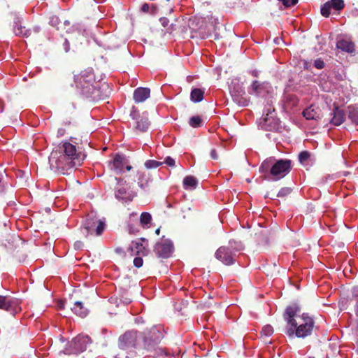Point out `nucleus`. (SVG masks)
I'll list each match as a JSON object with an SVG mask.
<instances>
[{
	"instance_id": "nucleus-16",
	"label": "nucleus",
	"mask_w": 358,
	"mask_h": 358,
	"mask_svg": "<svg viewBox=\"0 0 358 358\" xmlns=\"http://www.w3.org/2000/svg\"><path fill=\"white\" fill-rule=\"evenodd\" d=\"M13 31L15 36L20 37H29L31 35V30L27 28L19 17L14 18Z\"/></svg>"
},
{
	"instance_id": "nucleus-61",
	"label": "nucleus",
	"mask_w": 358,
	"mask_h": 358,
	"mask_svg": "<svg viewBox=\"0 0 358 358\" xmlns=\"http://www.w3.org/2000/svg\"><path fill=\"white\" fill-rule=\"evenodd\" d=\"M94 1H95L96 2H97V3H99V2L103 1V0H94Z\"/></svg>"
},
{
	"instance_id": "nucleus-27",
	"label": "nucleus",
	"mask_w": 358,
	"mask_h": 358,
	"mask_svg": "<svg viewBox=\"0 0 358 358\" xmlns=\"http://www.w3.org/2000/svg\"><path fill=\"white\" fill-rule=\"evenodd\" d=\"M64 155L66 157L65 161L66 162L67 171L80 166L83 161V157H71V156H67L66 154H64Z\"/></svg>"
},
{
	"instance_id": "nucleus-59",
	"label": "nucleus",
	"mask_w": 358,
	"mask_h": 358,
	"mask_svg": "<svg viewBox=\"0 0 358 358\" xmlns=\"http://www.w3.org/2000/svg\"><path fill=\"white\" fill-rule=\"evenodd\" d=\"M138 185H139L141 188H143V185L142 183H141L140 182H138Z\"/></svg>"
},
{
	"instance_id": "nucleus-52",
	"label": "nucleus",
	"mask_w": 358,
	"mask_h": 358,
	"mask_svg": "<svg viewBox=\"0 0 358 358\" xmlns=\"http://www.w3.org/2000/svg\"><path fill=\"white\" fill-rule=\"evenodd\" d=\"M252 76L257 78L259 76V71L257 70H252L250 71Z\"/></svg>"
},
{
	"instance_id": "nucleus-40",
	"label": "nucleus",
	"mask_w": 358,
	"mask_h": 358,
	"mask_svg": "<svg viewBox=\"0 0 358 358\" xmlns=\"http://www.w3.org/2000/svg\"><path fill=\"white\" fill-rule=\"evenodd\" d=\"M331 8H330V6H329V2H326L324 4H323L321 7V14L322 15H323L324 17H329V15H330V10H331Z\"/></svg>"
},
{
	"instance_id": "nucleus-7",
	"label": "nucleus",
	"mask_w": 358,
	"mask_h": 358,
	"mask_svg": "<svg viewBox=\"0 0 358 358\" xmlns=\"http://www.w3.org/2000/svg\"><path fill=\"white\" fill-rule=\"evenodd\" d=\"M173 244L169 239L162 238L157 242L154 247V252L156 256L162 259L170 257L173 252Z\"/></svg>"
},
{
	"instance_id": "nucleus-28",
	"label": "nucleus",
	"mask_w": 358,
	"mask_h": 358,
	"mask_svg": "<svg viewBox=\"0 0 358 358\" xmlns=\"http://www.w3.org/2000/svg\"><path fill=\"white\" fill-rule=\"evenodd\" d=\"M204 91L200 88H194L190 94L191 101L193 102H200L203 99Z\"/></svg>"
},
{
	"instance_id": "nucleus-51",
	"label": "nucleus",
	"mask_w": 358,
	"mask_h": 358,
	"mask_svg": "<svg viewBox=\"0 0 358 358\" xmlns=\"http://www.w3.org/2000/svg\"><path fill=\"white\" fill-rule=\"evenodd\" d=\"M84 244L81 241H77L74 243V248L76 250H80L83 248Z\"/></svg>"
},
{
	"instance_id": "nucleus-49",
	"label": "nucleus",
	"mask_w": 358,
	"mask_h": 358,
	"mask_svg": "<svg viewBox=\"0 0 358 358\" xmlns=\"http://www.w3.org/2000/svg\"><path fill=\"white\" fill-rule=\"evenodd\" d=\"M210 156L211 157L212 159L213 160H217L218 158H219V155H218V153H217V151L215 148H212L210 152Z\"/></svg>"
},
{
	"instance_id": "nucleus-42",
	"label": "nucleus",
	"mask_w": 358,
	"mask_h": 358,
	"mask_svg": "<svg viewBox=\"0 0 358 358\" xmlns=\"http://www.w3.org/2000/svg\"><path fill=\"white\" fill-rule=\"evenodd\" d=\"M292 189L290 187H282L278 192L277 196L278 197H285L291 194Z\"/></svg>"
},
{
	"instance_id": "nucleus-31",
	"label": "nucleus",
	"mask_w": 358,
	"mask_h": 358,
	"mask_svg": "<svg viewBox=\"0 0 358 358\" xmlns=\"http://www.w3.org/2000/svg\"><path fill=\"white\" fill-rule=\"evenodd\" d=\"M158 10L159 9L156 6L152 4L151 6H150V5L147 3H143L141 8V10L143 13H149L152 15H157L158 13Z\"/></svg>"
},
{
	"instance_id": "nucleus-45",
	"label": "nucleus",
	"mask_w": 358,
	"mask_h": 358,
	"mask_svg": "<svg viewBox=\"0 0 358 358\" xmlns=\"http://www.w3.org/2000/svg\"><path fill=\"white\" fill-rule=\"evenodd\" d=\"M285 7H291L296 5L299 0H279Z\"/></svg>"
},
{
	"instance_id": "nucleus-48",
	"label": "nucleus",
	"mask_w": 358,
	"mask_h": 358,
	"mask_svg": "<svg viewBox=\"0 0 358 358\" xmlns=\"http://www.w3.org/2000/svg\"><path fill=\"white\" fill-rule=\"evenodd\" d=\"M143 259L140 257H135L134 259V265L136 268L141 267L143 266Z\"/></svg>"
},
{
	"instance_id": "nucleus-32",
	"label": "nucleus",
	"mask_w": 358,
	"mask_h": 358,
	"mask_svg": "<svg viewBox=\"0 0 358 358\" xmlns=\"http://www.w3.org/2000/svg\"><path fill=\"white\" fill-rule=\"evenodd\" d=\"M197 185L196 179L191 176H186L183 180V186L185 189H188L189 187L195 188Z\"/></svg>"
},
{
	"instance_id": "nucleus-2",
	"label": "nucleus",
	"mask_w": 358,
	"mask_h": 358,
	"mask_svg": "<svg viewBox=\"0 0 358 358\" xmlns=\"http://www.w3.org/2000/svg\"><path fill=\"white\" fill-rule=\"evenodd\" d=\"M290 159H276L275 157L266 159L259 168L263 174H269L273 180H278L286 176L292 170Z\"/></svg>"
},
{
	"instance_id": "nucleus-46",
	"label": "nucleus",
	"mask_w": 358,
	"mask_h": 358,
	"mask_svg": "<svg viewBox=\"0 0 358 358\" xmlns=\"http://www.w3.org/2000/svg\"><path fill=\"white\" fill-rule=\"evenodd\" d=\"M324 66L325 64L324 61L320 58L315 59L314 62V66L317 69H322L324 67Z\"/></svg>"
},
{
	"instance_id": "nucleus-63",
	"label": "nucleus",
	"mask_w": 358,
	"mask_h": 358,
	"mask_svg": "<svg viewBox=\"0 0 358 358\" xmlns=\"http://www.w3.org/2000/svg\"><path fill=\"white\" fill-rule=\"evenodd\" d=\"M267 197H268V194L265 195V198H267Z\"/></svg>"
},
{
	"instance_id": "nucleus-53",
	"label": "nucleus",
	"mask_w": 358,
	"mask_h": 358,
	"mask_svg": "<svg viewBox=\"0 0 358 358\" xmlns=\"http://www.w3.org/2000/svg\"><path fill=\"white\" fill-rule=\"evenodd\" d=\"M59 308H61V309L64 308V302L60 301V302H59Z\"/></svg>"
},
{
	"instance_id": "nucleus-30",
	"label": "nucleus",
	"mask_w": 358,
	"mask_h": 358,
	"mask_svg": "<svg viewBox=\"0 0 358 358\" xmlns=\"http://www.w3.org/2000/svg\"><path fill=\"white\" fill-rule=\"evenodd\" d=\"M205 20L208 22L206 27L208 30H215L216 26L219 24L218 19L213 16L212 14L207 15Z\"/></svg>"
},
{
	"instance_id": "nucleus-3",
	"label": "nucleus",
	"mask_w": 358,
	"mask_h": 358,
	"mask_svg": "<svg viewBox=\"0 0 358 358\" xmlns=\"http://www.w3.org/2000/svg\"><path fill=\"white\" fill-rule=\"evenodd\" d=\"M143 348L157 345L164 338V330L161 325L146 327L142 332Z\"/></svg>"
},
{
	"instance_id": "nucleus-62",
	"label": "nucleus",
	"mask_w": 358,
	"mask_h": 358,
	"mask_svg": "<svg viewBox=\"0 0 358 358\" xmlns=\"http://www.w3.org/2000/svg\"><path fill=\"white\" fill-rule=\"evenodd\" d=\"M138 320H139V319H136V322L137 323H138Z\"/></svg>"
},
{
	"instance_id": "nucleus-33",
	"label": "nucleus",
	"mask_w": 358,
	"mask_h": 358,
	"mask_svg": "<svg viewBox=\"0 0 358 358\" xmlns=\"http://www.w3.org/2000/svg\"><path fill=\"white\" fill-rule=\"evenodd\" d=\"M331 9L335 10H341L344 8L345 3L343 0H330L328 1Z\"/></svg>"
},
{
	"instance_id": "nucleus-29",
	"label": "nucleus",
	"mask_w": 358,
	"mask_h": 358,
	"mask_svg": "<svg viewBox=\"0 0 358 358\" xmlns=\"http://www.w3.org/2000/svg\"><path fill=\"white\" fill-rule=\"evenodd\" d=\"M348 118L353 124H358V107L349 106L348 107Z\"/></svg>"
},
{
	"instance_id": "nucleus-22",
	"label": "nucleus",
	"mask_w": 358,
	"mask_h": 358,
	"mask_svg": "<svg viewBox=\"0 0 358 358\" xmlns=\"http://www.w3.org/2000/svg\"><path fill=\"white\" fill-rule=\"evenodd\" d=\"M303 115L306 120H318L322 117V113L318 108H313V106L306 108L303 111Z\"/></svg>"
},
{
	"instance_id": "nucleus-13",
	"label": "nucleus",
	"mask_w": 358,
	"mask_h": 358,
	"mask_svg": "<svg viewBox=\"0 0 358 358\" xmlns=\"http://www.w3.org/2000/svg\"><path fill=\"white\" fill-rule=\"evenodd\" d=\"M234 257L235 253L231 251V248L227 246H221L215 252V257L227 266L234 263Z\"/></svg>"
},
{
	"instance_id": "nucleus-5",
	"label": "nucleus",
	"mask_w": 358,
	"mask_h": 358,
	"mask_svg": "<svg viewBox=\"0 0 358 358\" xmlns=\"http://www.w3.org/2000/svg\"><path fill=\"white\" fill-rule=\"evenodd\" d=\"M296 323L297 326L294 329V335L297 338H301L311 335L315 327V322L313 317H310L307 313H303L301 316L298 317Z\"/></svg>"
},
{
	"instance_id": "nucleus-21",
	"label": "nucleus",
	"mask_w": 358,
	"mask_h": 358,
	"mask_svg": "<svg viewBox=\"0 0 358 358\" xmlns=\"http://www.w3.org/2000/svg\"><path fill=\"white\" fill-rule=\"evenodd\" d=\"M150 88L140 87L134 90L133 98L136 103H139L145 101L147 99L150 97Z\"/></svg>"
},
{
	"instance_id": "nucleus-23",
	"label": "nucleus",
	"mask_w": 358,
	"mask_h": 358,
	"mask_svg": "<svg viewBox=\"0 0 358 358\" xmlns=\"http://www.w3.org/2000/svg\"><path fill=\"white\" fill-rule=\"evenodd\" d=\"M336 48L342 51L352 53L355 51V44L348 39H340L336 43Z\"/></svg>"
},
{
	"instance_id": "nucleus-11",
	"label": "nucleus",
	"mask_w": 358,
	"mask_h": 358,
	"mask_svg": "<svg viewBox=\"0 0 358 358\" xmlns=\"http://www.w3.org/2000/svg\"><path fill=\"white\" fill-rule=\"evenodd\" d=\"M84 226L88 234L95 233L96 235L99 236L104 231L106 224L101 220L89 217L86 219Z\"/></svg>"
},
{
	"instance_id": "nucleus-25",
	"label": "nucleus",
	"mask_w": 358,
	"mask_h": 358,
	"mask_svg": "<svg viewBox=\"0 0 358 358\" xmlns=\"http://www.w3.org/2000/svg\"><path fill=\"white\" fill-rule=\"evenodd\" d=\"M143 242H148L145 238H142L138 241H132L130 249L132 252H135L136 255H145V246Z\"/></svg>"
},
{
	"instance_id": "nucleus-56",
	"label": "nucleus",
	"mask_w": 358,
	"mask_h": 358,
	"mask_svg": "<svg viewBox=\"0 0 358 358\" xmlns=\"http://www.w3.org/2000/svg\"><path fill=\"white\" fill-rule=\"evenodd\" d=\"M64 132V129H61L58 130V134H59L61 135H63Z\"/></svg>"
},
{
	"instance_id": "nucleus-54",
	"label": "nucleus",
	"mask_w": 358,
	"mask_h": 358,
	"mask_svg": "<svg viewBox=\"0 0 358 358\" xmlns=\"http://www.w3.org/2000/svg\"><path fill=\"white\" fill-rule=\"evenodd\" d=\"M131 299H127V298H126V299H125V301H124V303H127V304H128V303H131Z\"/></svg>"
},
{
	"instance_id": "nucleus-14",
	"label": "nucleus",
	"mask_w": 358,
	"mask_h": 358,
	"mask_svg": "<svg viewBox=\"0 0 358 358\" xmlns=\"http://www.w3.org/2000/svg\"><path fill=\"white\" fill-rule=\"evenodd\" d=\"M130 116L136 120V129L139 131L145 132L150 127V122L147 116H140L138 110L133 107L130 113Z\"/></svg>"
},
{
	"instance_id": "nucleus-50",
	"label": "nucleus",
	"mask_w": 358,
	"mask_h": 358,
	"mask_svg": "<svg viewBox=\"0 0 358 358\" xmlns=\"http://www.w3.org/2000/svg\"><path fill=\"white\" fill-rule=\"evenodd\" d=\"M164 163H166L169 166L173 167L175 166V160L171 157H166Z\"/></svg>"
},
{
	"instance_id": "nucleus-10",
	"label": "nucleus",
	"mask_w": 358,
	"mask_h": 358,
	"mask_svg": "<svg viewBox=\"0 0 358 358\" xmlns=\"http://www.w3.org/2000/svg\"><path fill=\"white\" fill-rule=\"evenodd\" d=\"M115 180L116 181V186L115 187V198L125 201H132L134 195L127 190L125 187L126 181L117 178H115Z\"/></svg>"
},
{
	"instance_id": "nucleus-60",
	"label": "nucleus",
	"mask_w": 358,
	"mask_h": 358,
	"mask_svg": "<svg viewBox=\"0 0 358 358\" xmlns=\"http://www.w3.org/2000/svg\"><path fill=\"white\" fill-rule=\"evenodd\" d=\"M307 64H308L307 62H304V66H305V68H306V69L308 68V67H307Z\"/></svg>"
},
{
	"instance_id": "nucleus-24",
	"label": "nucleus",
	"mask_w": 358,
	"mask_h": 358,
	"mask_svg": "<svg viewBox=\"0 0 358 358\" xmlns=\"http://www.w3.org/2000/svg\"><path fill=\"white\" fill-rule=\"evenodd\" d=\"M71 308L76 315L82 318L85 317L89 313L88 308L82 301H76Z\"/></svg>"
},
{
	"instance_id": "nucleus-20",
	"label": "nucleus",
	"mask_w": 358,
	"mask_h": 358,
	"mask_svg": "<svg viewBox=\"0 0 358 358\" xmlns=\"http://www.w3.org/2000/svg\"><path fill=\"white\" fill-rule=\"evenodd\" d=\"M58 150L62 151L64 154L71 157H82L81 153L77 152L76 145L69 142H64L59 146Z\"/></svg>"
},
{
	"instance_id": "nucleus-9",
	"label": "nucleus",
	"mask_w": 358,
	"mask_h": 358,
	"mask_svg": "<svg viewBox=\"0 0 358 358\" xmlns=\"http://www.w3.org/2000/svg\"><path fill=\"white\" fill-rule=\"evenodd\" d=\"M65 156L62 151L57 149L52 150L49 156V163L52 169L59 171L63 173L67 171Z\"/></svg>"
},
{
	"instance_id": "nucleus-12",
	"label": "nucleus",
	"mask_w": 358,
	"mask_h": 358,
	"mask_svg": "<svg viewBox=\"0 0 358 358\" xmlns=\"http://www.w3.org/2000/svg\"><path fill=\"white\" fill-rule=\"evenodd\" d=\"M273 112H273H270L269 110H268L266 116L261 120L259 125L262 129L266 131H275L278 129L279 120L273 114Z\"/></svg>"
},
{
	"instance_id": "nucleus-8",
	"label": "nucleus",
	"mask_w": 358,
	"mask_h": 358,
	"mask_svg": "<svg viewBox=\"0 0 358 358\" xmlns=\"http://www.w3.org/2000/svg\"><path fill=\"white\" fill-rule=\"evenodd\" d=\"M299 308L296 305L287 306L284 318L287 323L286 334L289 337L294 336V329L297 326L296 320L294 318Z\"/></svg>"
},
{
	"instance_id": "nucleus-1",
	"label": "nucleus",
	"mask_w": 358,
	"mask_h": 358,
	"mask_svg": "<svg viewBox=\"0 0 358 358\" xmlns=\"http://www.w3.org/2000/svg\"><path fill=\"white\" fill-rule=\"evenodd\" d=\"M73 78L76 88L86 97L100 100L108 96L106 94H103L102 91H109L108 85L106 83H96L92 69H85L75 74Z\"/></svg>"
},
{
	"instance_id": "nucleus-17",
	"label": "nucleus",
	"mask_w": 358,
	"mask_h": 358,
	"mask_svg": "<svg viewBox=\"0 0 358 358\" xmlns=\"http://www.w3.org/2000/svg\"><path fill=\"white\" fill-rule=\"evenodd\" d=\"M143 355H145L148 357L153 358H166L168 354L165 350L157 345H154L153 348H143Z\"/></svg>"
},
{
	"instance_id": "nucleus-39",
	"label": "nucleus",
	"mask_w": 358,
	"mask_h": 358,
	"mask_svg": "<svg viewBox=\"0 0 358 358\" xmlns=\"http://www.w3.org/2000/svg\"><path fill=\"white\" fill-rule=\"evenodd\" d=\"M227 5L233 8H238L243 7V3L241 0H227Z\"/></svg>"
},
{
	"instance_id": "nucleus-44",
	"label": "nucleus",
	"mask_w": 358,
	"mask_h": 358,
	"mask_svg": "<svg viewBox=\"0 0 358 358\" xmlns=\"http://www.w3.org/2000/svg\"><path fill=\"white\" fill-rule=\"evenodd\" d=\"M49 23L51 26L57 27L61 23L59 18L56 15H52L50 17Z\"/></svg>"
},
{
	"instance_id": "nucleus-57",
	"label": "nucleus",
	"mask_w": 358,
	"mask_h": 358,
	"mask_svg": "<svg viewBox=\"0 0 358 358\" xmlns=\"http://www.w3.org/2000/svg\"><path fill=\"white\" fill-rule=\"evenodd\" d=\"M131 169H132L131 166H130V165H127L126 166L127 171H130Z\"/></svg>"
},
{
	"instance_id": "nucleus-26",
	"label": "nucleus",
	"mask_w": 358,
	"mask_h": 358,
	"mask_svg": "<svg viewBox=\"0 0 358 358\" xmlns=\"http://www.w3.org/2000/svg\"><path fill=\"white\" fill-rule=\"evenodd\" d=\"M126 164L125 157L121 155H116L113 161V169L117 173H121L123 171L124 166Z\"/></svg>"
},
{
	"instance_id": "nucleus-19",
	"label": "nucleus",
	"mask_w": 358,
	"mask_h": 358,
	"mask_svg": "<svg viewBox=\"0 0 358 358\" xmlns=\"http://www.w3.org/2000/svg\"><path fill=\"white\" fill-rule=\"evenodd\" d=\"M332 115L330 122L335 126L341 125L345 120V112L338 106H334Z\"/></svg>"
},
{
	"instance_id": "nucleus-37",
	"label": "nucleus",
	"mask_w": 358,
	"mask_h": 358,
	"mask_svg": "<svg viewBox=\"0 0 358 358\" xmlns=\"http://www.w3.org/2000/svg\"><path fill=\"white\" fill-rule=\"evenodd\" d=\"M152 220V216L149 213L143 212L140 217V222L142 225L148 224Z\"/></svg>"
},
{
	"instance_id": "nucleus-58",
	"label": "nucleus",
	"mask_w": 358,
	"mask_h": 358,
	"mask_svg": "<svg viewBox=\"0 0 358 358\" xmlns=\"http://www.w3.org/2000/svg\"><path fill=\"white\" fill-rule=\"evenodd\" d=\"M155 233H156L157 235H159V233H160V229H159V228L157 229H156V231H155Z\"/></svg>"
},
{
	"instance_id": "nucleus-34",
	"label": "nucleus",
	"mask_w": 358,
	"mask_h": 358,
	"mask_svg": "<svg viewBox=\"0 0 358 358\" xmlns=\"http://www.w3.org/2000/svg\"><path fill=\"white\" fill-rule=\"evenodd\" d=\"M160 22L162 24V25L165 27V28H167V30L170 32V33H172L173 31H177L178 29V25L176 24H170V26L169 27V20L166 18V17H161L160 18Z\"/></svg>"
},
{
	"instance_id": "nucleus-41",
	"label": "nucleus",
	"mask_w": 358,
	"mask_h": 358,
	"mask_svg": "<svg viewBox=\"0 0 358 358\" xmlns=\"http://www.w3.org/2000/svg\"><path fill=\"white\" fill-rule=\"evenodd\" d=\"M310 154L308 151H302L299 155V161L301 164H304L310 157Z\"/></svg>"
},
{
	"instance_id": "nucleus-55",
	"label": "nucleus",
	"mask_w": 358,
	"mask_h": 358,
	"mask_svg": "<svg viewBox=\"0 0 358 358\" xmlns=\"http://www.w3.org/2000/svg\"><path fill=\"white\" fill-rule=\"evenodd\" d=\"M3 110V103L0 101V112H2Z\"/></svg>"
},
{
	"instance_id": "nucleus-18",
	"label": "nucleus",
	"mask_w": 358,
	"mask_h": 358,
	"mask_svg": "<svg viewBox=\"0 0 358 358\" xmlns=\"http://www.w3.org/2000/svg\"><path fill=\"white\" fill-rule=\"evenodd\" d=\"M268 87V83L255 80L248 87V91L250 94H255L257 96H259L264 92H267Z\"/></svg>"
},
{
	"instance_id": "nucleus-15",
	"label": "nucleus",
	"mask_w": 358,
	"mask_h": 358,
	"mask_svg": "<svg viewBox=\"0 0 358 358\" xmlns=\"http://www.w3.org/2000/svg\"><path fill=\"white\" fill-rule=\"evenodd\" d=\"M18 308V301L17 299L9 296H0V309L10 312L14 315Z\"/></svg>"
},
{
	"instance_id": "nucleus-47",
	"label": "nucleus",
	"mask_w": 358,
	"mask_h": 358,
	"mask_svg": "<svg viewBox=\"0 0 358 358\" xmlns=\"http://www.w3.org/2000/svg\"><path fill=\"white\" fill-rule=\"evenodd\" d=\"M352 294H353V296L355 297V299L356 300L355 311H356V315L358 317V287L354 288Z\"/></svg>"
},
{
	"instance_id": "nucleus-38",
	"label": "nucleus",
	"mask_w": 358,
	"mask_h": 358,
	"mask_svg": "<svg viewBox=\"0 0 358 358\" xmlns=\"http://www.w3.org/2000/svg\"><path fill=\"white\" fill-rule=\"evenodd\" d=\"M163 164V162H158L156 160L149 159L145 162V166L148 169H156Z\"/></svg>"
},
{
	"instance_id": "nucleus-4",
	"label": "nucleus",
	"mask_w": 358,
	"mask_h": 358,
	"mask_svg": "<svg viewBox=\"0 0 358 358\" xmlns=\"http://www.w3.org/2000/svg\"><path fill=\"white\" fill-rule=\"evenodd\" d=\"M119 345L122 349L131 348L138 349L143 352V334L138 331L131 329L127 331L119 338Z\"/></svg>"
},
{
	"instance_id": "nucleus-6",
	"label": "nucleus",
	"mask_w": 358,
	"mask_h": 358,
	"mask_svg": "<svg viewBox=\"0 0 358 358\" xmlns=\"http://www.w3.org/2000/svg\"><path fill=\"white\" fill-rule=\"evenodd\" d=\"M92 343L90 336L79 335L69 342L64 352L65 355L79 354L86 350L89 344Z\"/></svg>"
},
{
	"instance_id": "nucleus-36",
	"label": "nucleus",
	"mask_w": 358,
	"mask_h": 358,
	"mask_svg": "<svg viewBox=\"0 0 358 358\" xmlns=\"http://www.w3.org/2000/svg\"><path fill=\"white\" fill-rule=\"evenodd\" d=\"M228 248H231V251L235 253V252H238L243 250V245L241 242H238L236 241H230L229 242V245L227 246Z\"/></svg>"
},
{
	"instance_id": "nucleus-35",
	"label": "nucleus",
	"mask_w": 358,
	"mask_h": 358,
	"mask_svg": "<svg viewBox=\"0 0 358 358\" xmlns=\"http://www.w3.org/2000/svg\"><path fill=\"white\" fill-rule=\"evenodd\" d=\"M202 119L200 116H193L189 119V124L192 127H200L202 125Z\"/></svg>"
},
{
	"instance_id": "nucleus-43",
	"label": "nucleus",
	"mask_w": 358,
	"mask_h": 358,
	"mask_svg": "<svg viewBox=\"0 0 358 358\" xmlns=\"http://www.w3.org/2000/svg\"><path fill=\"white\" fill-rule=\"evenodd\" d=\"M262 334L266 336H270L273 334V329L271 325L267 324L262 328Z\"/></svg>"
}]
</instances>
